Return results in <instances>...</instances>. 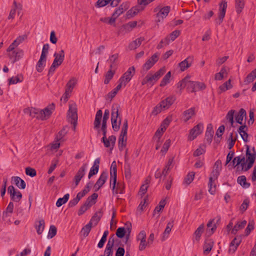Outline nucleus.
Instances as JSON below:
<instances>
[{
  "label": "nucleus",
  "mask_w": 256,
  "mask_h": 256,
  "mask_svg": "<svg viewBox=\"0 0 256 256\" xmlns=\"http://www.w3.org/2000/svg\"><path fill=\"white\" fill-rule=\"evenodd\" d=\"M54 104L52 103L49 104L44 110H40L34 108H30L25 109L24 112L29 114L30 116L32 118H36L38 120H46L49 118L52 111L54 109Z\"/></svg>",
  "instance_id": "obj_1"
},
{
  "label": "nucleus",
  "mask_w": 256,
  "mask_h": 256,
  "mask_svg": "<svg viewBox=\"0 0 256 256\" xmlns=\"http://www.w3.org/2000/svg\"><path fill=\"white\" fill-rule=\"evenodd\" d=\"M190 76H186L179 82L178 87L182 90L186 86L188 90L190 92H197L206 88V86L204 83L190 81Z\"/></svg>",
  "instance_id": "obj_2"
},
{
  "label": "nucleus",
  "mask_w": 256,
  "mask_h": 256,
  "mask_svg": "<svg viewBox=\"0 0 256 256\" xmlns=\"http://www.w3.org/2000/svg\"><path fill=\"white\" fill-rule=\"evenodd\" d=\"M166 69L163 67L154 74L150 72L142 80V85L149 84L153 86L154 84L165 73Z\"/></svg>",
  "instance_id": "obj_3"
},
{
  "label": "nucleus",
  "mask_w": 256,
  "mask_h": 256,
  "mask_svg": "<svg viewBox=\"0 0 256 256\" xmlns=\"http://www.w3.org/2000/svg\"><path fill=\"white\" fill-rule=\"evenodd\" d=\"M8 56L12 64H14L16 62L21 59L24 55L23 50L20 48H16V47L10 46L6 50Z\"/></svg>",
  "instance_id": "obj_4"
},
{
  "label": "nucleus",
  "mask_w": 256,
  "mask_h": 256,
  "mask_svg": "<svg viewBox=\"0 0 256 256\" xmlns=\"http://www.w3.org/2000/svg\"><path fill=\"white\" fill-rule=\"evenodd\" d=\"M246 165L244 166V171H247L250 169L253 166L254 160L256 158V152L254 148L252 150L250 149L248 146L246 145Z\"/></svg>",
  "instance_id": "obj_5"
},
{
  "label": "nucleus",
  "mask_w": 256,
  "mask_h": 256,
  "mask_svg": "<svg viewBox=\"0 0 256 256\" xmlns=\"http://www.w3.org/2000/svg\"><path fill=\"white\" fill-rule=\"evenodd\" d=\"M128 128V122L126 119L124 120L122 129L121 133L118 139V147L120 151L126 146V134Z\"/></svg>",
  "instance_id": "obj_6"
},
{
  "label": "nucleus",
  "mask_w": 256,
  "mask_h": 256,
  "mask_svg": "<svg viewBox=\"0 0 256 256\" xmlns=\"http://www.w3.org/2000/svg\"><path fill=\"white\" fill-rule=\"evenodd\" d=\"M204 130V125L202 123H199L190 130L188 136L189 140H194Z\"/></svg>",
  "instance_id": "obj_7"
},
{
  "label": "nucleus",
  "mask_w": 256,
  "mask_h": 256,
  "mask_svg": "<svg viewBox=\"0 0 256 256\" xmlns=\"http://www.w3.org/2000/svg\"><path fill=\"white\" fill-rule=\"evenodd\" d=\"M135 73V68L134 66L130 67L128 70L120 78L118 82L125 86L126 84L131 80Z\"/></svg>",
  "instance_id": "obj_8"
},
{
  "label": "nucleus",
  "mask_w": 256,
  "mask_h": 256,
  "mask_svg": "<svg viewBox=\"0 0 256 256\" xmlns=\"http://www.w3.org/2000/svg\"><path fill=\"white\" fill-rule=\"evenodd\" d=\"M170 8L168 6H164L160 8V7H156L154 10V12H158L156 14V22H160L166 18L170 12Z\"/></svg>",
  "instance_id": "obj_9"
},
{
  "label": "nucleus",
  "mask_w": 256,
  "mask_h": 256,
  "mask_svg": "<svg viewBox=\"0 0 256 256\" xmlns=\"http://www.w3.org/2000/svg\"><path fill=\"white\" fill-rule=\"evenodd\" d=\"M67 118L68 122L78 121L77 108L76 104H69Z\"/></svg>",
  "instance_id": "obj_10"
},
{
  "label": "nucleus",
  "mask_w": 256,
  "mask_h": 256,
  "mask_svg": "<svg viewBox=\"0 0 256 256\" xmlns=\"http://www.w3.org/2000/svg\"><path fill=\"white\" fill-rule=\"evenodd\" d=\"M116 172H117V166L116 164L115 161H114L110 166V184L112 185V190L114 192V190L116 188Z\"/></svg>",
  "instance_id": "obj_11"
},
{
  "label": "nucleus",
  "mask_w": 256,
  "mask_h": 256,
  "mask_svg": "<svg viewBox=\"0 0 256 256\" xmlns=\"http://www.w3.org/2000/svg\"><path fill=\"white\" fill-rule=\"evenodd\" d=\"M219 12L218 18L216 20L217 24H220L223 21L225 16L226 9L227 8V2L226 0H223L219 4Z\"/></svg>",
  "instance_id": "obj_12"
},
{
  "label": "nucleus",
  "mask_w": 256,
  "mask_h": 256,
  "mask_svg": "<svg viewBox=\"0 0 256 256\" xmlns=\"http://www.w3.org/2000/svg\"><path fill=\"white\" fill-rule=\"evenodd\" d=\"M8 192L10 194L11 199L14 202H19L22 198L21 192L20 191L16 190L12 186H8Z\"/></svg>",
  "instance_id": "obj_13"
},
{
  "label": "nucleus",
  "mask_w": 256,
  "mask_h": 256,
  "mask_svg": "<svg viewBox=\"0 0 256 256\" xmlns=\"http://www.w3.org/2000/svg\"><path fill=\"white\" fill-rule=\"evenodd\" d=\"M88 164L85 163L80 168L76 176L74 177V180L75 182V186H76L81 179L84 177L85 174V172L87 168Z\"/></svg>",
  "instance_id": "obj_14"
},
{
  "label": "nucleus",
  "mask_w": 256,
  "mask_h": 256,
  "mask_svg": "<svg viewBox=\"0 0 256 256\" xmlns=\"http://www.w3.org/2000/svg\"><path fill=\"white\" fill-rule=\"evenodd\" d=\"M88 164L85 163L80 168L76 176L74 177V180L75 182V186H76L81 179L84 177L85 174V172L87 168Z\"/></svg>",
  "instance_id": "obj_15"
},
{
  "label": "nucleus",
  "mask_w": 256,
  "mask_h": 256,
  "mask_svg": "<svg viewBox=\"0 0 256 256\" xmlns=\"http://www.w3.org/2000/svg\"><path fill=\"white\" fill-rule=\"evenodd\" d=\"M88 164L85 163L80 168L76 176L74 177V180L75 182V186H76L81 179L84 177L85 174V172L87 168Z\"/></svg>",
  "instance_id": "obj_16"
},
{
  "label": "nucleus",
  "mask_w": 256,
  "mask_h": 256,
  "mask_svg": "<svg viewBox=\"0 0 256 256\" xmlns=\"http://www.w3.org/2000/svg\"><path fill=\"white\" fill-rule=\"evenodd\" d=\"M196 114V108L194 107L190 108L184 112L181 119L184 122H186L188 120L194 116Z\"/></svg>",
  "instance_id": "obj_17"
},
{
  "label": "nucleus",
  "mask_w": 256,
  "mask_h": 256,
  "mask_svg": "<svg viewBox=\"0 0 256 256\" xmlns=\"http://www.w3.org/2000/svg\"><path fill=\"white\" fill-rule=\"evenodd\" d=\"M116 141V137L114 136H110L108 138L106 136H103L102 138V142L104 143L105 147L110 148L112 150L114 146Z\"/></svg>",
  "instance_id": "obj_18"
},
{
  "label": "nucleus",
  "mask_w": 256,
  "mask_h": 256,
  "mask_svg": "<svg viewBox=\"0 0 256 256\" xmlns=\"http://www.w3.org/2000/svg\"><path fill=\"white\" fill-rule=\"evenodd\" d=\"M54 56V59L52 63L59 66L62 63L64 59V50H62L58 53L55 52Z\"/></svg>",
  "instance_id": "obj_19"
},
{
  "label": "nucleus",
  "mask_w": 256,
  "mask_h": 256,
  "mask_svg": "<svg viewBox=\"0 0 256 256\" xmlns=\"http://www.w3.org/2000/svg\"><path fill=\"white\" fill-rule=\"evenodd\" d=\"M22 10V5L20 4H18L16 0L14 1L13 2V6L12 10L10 11L9 15L8 16V19H13L14 18L16 10H18V14H19L20 11Z\"/></svg>",
  "instance_id": "obj_20"
},
{
  "label": "nucleus",
  "mask_w": 256,
  "mask_h": 256,
  "mask_svg": "<svg viewBox=\"0 0 256 256\" xmlns=\"http://www.w3.org/2000/svg\"><path fill=\"white\" fill-rule=\"evenodd\" d=\"M232 163L235 167L237 166V169L239 168L238 166L240 164L241 170H244L246 162L244 156H240L235 157L232 160Z\"/></svg>",
  "instance_id": "obj_21"
},
{
  "label": "nucleus",
  "mask_w": 256,
  "mask_h": 256,
  "mask_svg": "<svg viewBox=\"0 0 256 256\" xmlns=\"http://www.w3.org/2000/svg\"><path fill=\"white\" fill-rule=\"evenodd\" d=\"M100 163V158H98L95 160L94 165L92 166L90 168L88 175V178L90 179V178L93 176L94 175L96 174L99 170V165Z\"/></svg>",
  "instance_id": "obj_22"
},
{
  "label": "nucleus",
  "mask_w": 256,
  "mask_h": 256,
  "mask_svg": "<svg viewBox=\"0 0 256 256\" xmlns=\"http://www.w3.org/2000/svg\"><path fill=\"white\" fill-rule=\"evenodd\" d=\"M107 174L103 172L100 176L99 178L94 184V188H96V190H98L106 182L107 179Z\"/></svg>",
  "instance_id": "obj_23"
},
{
  "label": "nucleus",
  "mask_w": 256,
  "mask_h": 256,
  "mask_svg": "<svg viewBox=\"0 0 256 256\" xmlns=\"http://www.w3.org/2000/svg\"><path fill=\"white\" fill-rule=\"evenodd\" d=\"M241 242V238H235L230 242L228 252L234 254L237 250L238 246Z\"/></svg>",
  "instance_id": "obj_24"
},
{
  "label": "nucleus",
  "mask_w": 256,
  "mask_h": 256,
  "mask_svg": "<svg viewBox=\"0 0 256 256\" xmlns=\"http://www.w3.org/2000/svg\"><path fill=\"white\" fill-rule=\"evenodd\" d=\"M129 7L128 3H122L118 8H117L112 14L113 16L116 19L118 18L121 14L125 12Z\"/></svg>",
  "instance_id": "obj_25"
},
{
  "label": "nucleus",
  "mask_w": 256,
  "mask_h": 256,
  "mask_svg": "<svg viewBox=\"0 0 256 256\" xmlns=\"http://www.w3.org/2000/svg\"><path fill=\"white\" fill-rule=\"evenodd\" d=\"M118 58V54H114L111 55L108 59L107 60V62L110 64V68L116 70L117 67L116 62Z\"/></svg>",
  "instance_id": "obj_26"
},
{
  "label": "nucleus",
  "mask_w": 256,
  "mask_h": 256,
  "mask_svg": "<svg viewBox=\"0 0 256 256\" xmlns=\"http://www.w3.org/2000/svg\"><path fill=\"white\" fill-rule=\"evenodd\" d=\"M114 238L111 240V238H110L108 241V242L106 244V248L105 249L104 252V256H112V247L114 246Z\"/></svg>",
  "instance_id": "obj_27"
},
{
  "label": "nucleus",
  "mask_w": 256,
  "mask_h": 256,
  "mask_svg": "<svg viewBox=\"0 0 256 256\" xmlns=\"http://www.w3.org/2000/svg\"><path fill=\"white\" fill-rule=\"evenodd\" d=\"M102 115V110H100L97 111L94 122V128L98 129L100 128Z\"/></svg>",
  "instance_id": "obj_28"
},
{
  "label": "nucleus",
  "mask_w": 256,
  "mask_h": 256,
  "mask_svg": "<svg viewBox=\"0 0 256 256\" xmlns=\"http://www.w3.org/2000/svg\"><path fill=\"white\" fill-rule=\"evenodd\" d=\"M214 244V241L212 239H208L205 240L204 245V254H206L210 252L213 247Z\"/></svg>",
  "instance_id": "obj_29"
},
{
  "label": "nucleus",
  "mask_w": 256,
  "mask_h": 256,
  "mask_svg": "<svg viewBox=\"0 0 256 256\" xmlns=\"http://www.w3.org/2000/svg\"><path fill=\"white\" fill-rule=\"evenodd\" d=\"M248 128L246 125L242 126H240L238 132L240 134L242 138L245 142L248 141V134L246 132Z\"/></svg>",
  "instance_id": "obj_30"
},
{
  "label": "nucleus",
  "mask_w": 256,
  "mask_h": 256,
  "mask_svg": "<svg viewBox=\"0 0 256 256\" xmlns=\"http://www.w3.org/2000/svg\"><path fill=\"white\" fill-rule=\"evenodd\" d=\"M115 73L116 70L110 68L104 74V84H108L113 78Z\"/></svg>",
  "instance_id": "obj_31"
},
{
  "label": "nucleus",
  "mask_w": 256,
  "mask_h": 256,
  "mask_svg": "<svg viewBox=\"0 0 256 256\" xmlns=\"http://www.w3.org/2000/svg\"><path fill=\"white\" fill-rule=\"evenodd\" d=\"M77 79L75 78H71L70 80L68 82L66 86V90L68 92H72L74 87L77 83Z\"/></svg>",
  "instance_id": "obj_32"
},
{
  "label": "nucleus",
  "mask_w": 256,
  "mask_h": 256,
  "mask_svg": "<svg viewBox=\"0 0 256 256\" xmlns=\"http://www.w3.org/2000/svg\"><path fill=\"white\" fill-rule=\"evenodd\" d=\"M246 116V111L244 108H240L238 114L236 116V120L239 124H242L244 118Z\"/></svg>",
  "instance_id": "obj_33"
},
{
  "label": "nucleus",
  "mask_w": 256,
  "mask_h": 256,
  "mask_svg": "<svg viewBox=\"0 0 256 256\" xmlns=\"http://www.w3.org/2000/svg\"><path fill=\"white\" fill-rule=\"evenodd\" d=\"M256 78V68L252 71L244 78V82L245 84H248L252 82Z\"/></svg>",
  "instance_id": "obj_34"
},
{
  "label": "nucleus",
  "mask_w": 256,
  "mask_h": 256,
  "mask_svg": "<svg viewBox=\"0 0 256 256\" xmlns=\"http://www.w3.org/2000/svg\"><path fill=\"white\" fill-rule=\"evenodd\" d=\"M119 106L118 104H113L112 108L111 121L118 120L119 118Z\"/></svg>",
  "instance_id": "obj_35"
},
{
  "label": "nucleus",
  "mask_w": 256,
  "mask_h": 256,
  "mask_svg": "<svg viewBox=\"0 0 256 256\" xmlns=\"http://www.w3.org/2000/svg\"><path fill=\"white\" fill-rule=\"evenodd\" d=\"M46 58L40 56V58L36 66V69L38 72H40L43 70L46 64Z\"/></svg>",
  "instance_id": "obj_36"
},
{
  "label": "nucleus",
  "mask_w": 256,
  "mask_h": 256,
  "mask_svg": "<svg viewBox=\"0 0 256 256\" xmlns=\"http://www.w3.org/2000/svg\"><path fill=\"white\" fill-rule=\"evenodd\" d=\"M192 64V60L188 58L185 59L184 60L179 64V66L181 72L185 70L186 68H189Z\"/></svg>",
  "instance_id": "obj_37"
},
{
  "label": "nucleus",
  "mask_w": 256,
  "mask_h": 256,
  "mask_svg": "<svg viewBox=\"0 0 256 256\" xmlns=\"http://www.w3.org/2000/svg\"><path fill=\"white\" fill-rule=\"evenodd\" d=\"M44 220H40L35 224V228L36 230V232L38 234H41L44 228Z\"/></svg>",
  "instance_id": "obj_38"
},
{
  "label": "nucleus",
  "mask_w": 256,
  "mask_h": 256,
  "mask_svg": "<svg viewBox=\"0 0 256 256\" xmlns=\"http://www.w3.org/2000/svg\"><path fill=\"white\" fill-rule=\"evenodd\" d=\"M98 197V194L96 193H94L90 196L88 198L84 204L90 208L96 202V200L97 199Z\"/></svg>",
  "instance_id": "obj_39"
},
{
  "label": "nucleus",
  "mask_w": 256,
  "mask_h": 256,
  "mask_svg": "<svg viewBox=\"0 0 256 256\" xmlns=\"http://www.w3.org/2000/svg\"><path fill=\"white\" fill-rule=\"evenodd\" d=\"M12 179L14 180L15 184L20 188L24 189L26 188V182L24 181L18 176H13Z\"/></svg>",
  "instance_id": "obj_40"
},
{
  "label": "nucleus",
  "mask_w": 256,
  "mask_h": 256,
  "mask_svg": "<svg viewBox=\"0 0 256 256\" xmlns=\"http://www.w3.org/2000/svg\"><path fill=\"white\" fill-rule=\"evenodd\" d=\"M144 40L143 38H140L130 42L128 46V48L130 50H135L139 47L142 44V42Z\"/></svg>",
  "instance_id": "obj_41"
},
{
  "label": "nucleus",
  "mask_w": 256,
  "mask_h": 256,
  "mask_svg": "<svg viewBox=\"0 0 256 256\" xmlns=\"http://www.w3.org/2000/svg\"><path fill=\"white\" fill-rule=\"evenodd\" d=\"M144 10V8L140 6L133 7L130 10L128 11L127 16L128 18L133 17L136 15L140 10Z\"/></svg>",
  "instance_id": "obj_42"
},
{
  "label": "nucleus",
  "mask_w": 256,
  "mask_h": 256,
  "mask_svg": "<svg viewBox=\"0 0 256 256\" xmlns=\"http://www.w3.org/2000/svg\"><path fill=\"white\" fill-rule=\"evenodd\" d=\"M214 131L212 130V124H208L206 128V137L207 141L210 143L212 140V138L213 136Z\"/></svg>",
  "instance_id": "obj_43"
},
{
  "label": "nucleus",
  "mask_w": 256,
  "mask_h": 256,
  "mask_svg": "<svg viewBox=\"0 0 256 256\" xmlns=\"http://www.w3.org/2000/svg\"><path fill=\"white\" fill-rule=\"evenodd\" d=\"M246 224V221L245 220L242 222H238L232 229V233L233 234H236L238 230L243 228Z\"/></svg>",
  "instance_id": "obj_44"
},
{
  "label": "nucleus",
  "mask_w": 256,
  "mask_h": 256,
  "mask_svg": "<svg viewBox=\"0 0 256 256\" xmlns=\"http://www.w3.org/2000/svg\"><path fill=\"white\" fill-rule=\"evenodd\" d=\"M173 223L174 220H172V222H169L167 226L165 229V230L164 231L162 234V241L164 240L168 237V235L170 232L172 228L173 227Z\"/></svg>",
  "instance_id": "obj_45"
},
{
  "label": "nucleus",
  "mask_w": 256,
  "mask_h": 256,
  "mask_svg": "<svg viewBox=\"0 0 256 256\" xmlns=\"http://www.w3.org/2000/svg\"><path fill=\"white\" fill-rule=\"evenodd\" d=\"M237 182L244 188H248L250 186V184L246 182V178L244 176H238L237 178Z\"/></svg>",
  "instance_id": "obj_46"
},
{
  "label": "nucleus",
  "mask_w": 256,
  "mask_h": 256,
  "mask_svg": "<svg viewBox=\"0 0 256 256\" xmlns=\"http://www.w3.org/2000/svg\"><path fill=\"white\" fill-rule=\"evenodd\" d=\"M216 180H212L209 178V182L208 183V192L212 194H214L216 191Z\"/></svg>",
  "instance_id": "obj_47"
},
{
  "label": "nucleus",
  "mask_w": 256,
  "mask_h": 256,
  "mask_svg": "<svg viewBox=\"0 0 256 256\" xmlns=\"http://www.w3.org/2000/svg\"><path fill=\"white\" fill-rule=\"evenodd\" d=\"M207 226L208 228L207 233L210 235L212 234L216 228V224H214V220H210L208 222L207 224Z\"/></svg>",
  "instance_id": "obj_48"
},
{
  "label": "nucleus",
  "mask_w": 256,
  "mask_h": 256,
  "mask_svg": "<svg viewBox=\"0 0 256 256\" xmlns=\"http://www.w3.org/2000/svg\"><path fill=\"white\" fill-rule=\"evenodd\" d=\"M204 225L202 224L196 230L194 233V237L196 240L198 241L200 240L201 235L204 232Z\"/></svg>",
  "instance_id": "obj_49"
},
{
  "label": "nucleus",
  "mask_w": 256,
  "mask_h": 256,
  "mask_svg": "<svg viewBox=\"0 0 256 256\" xmlns=\"http://www.w3.org/2000/svg\"><path fill=\"white\" fill-rule=\"evenodd\" d=\"M68 126H64L62 128V129L59 132L58 134L56 136V140L57 141H62L64 142L63 138L66 135L68 132Z\"/></svg>",
  "instance_id": "obj_50"
},
{
  "label": "nucleus",
  "mask_w": 256,
  "mask_h": 256,
  "mask_svg": "<svg viewBox=\"0 0 256 256\" xmlns=\"http://www.w3.org/2000/svg\"><path fill=\"white\" fill-rule=\"evenodd\" d=\"M231 80L230 79L224 84L220 86L219 89L220 90V93L225 92L228 90H230L232 88V86L231 84Z\"/></svg>",
  "instance_id": "obj_51"
},
{
  "label": "nucleus",
  "mask_w": 256,
  "mask_h": 256,
  "mask_svg": "<svg viewBox=\"0 0 256 256\" xmlns=\"http://www.w3.org/2000/svg\"><path fill=\"white\" fill-rule=\"evenodd\" d=\"M92 226L91 225V222H88L86 224L81 230V234L84 237H86L90 233Z\"/></svg>",
  "instance_id": "obj_52"
},
{
  "label": "nucleus",
  "mask_w": 256,
  "mask_h": 256,
  "mask_svg": "<svg viewBox=\"0 0 256 256\" xmlns=\"http://www.w3.org/2000/svg\"><path fill=\"white\" fill-rule=\"evenodd\" d=\"M236 11L240 14L244 6V0H235Z\"/></svg>",
  "instance_id": "obj_53"
},
{
  "label": "nucleus",
  "mask_w": 256,
  "mask_h": 256,
  "mask_svg": "<svg viewBox=\"0 0 256 256\" xmlns=\"http://www.w3.org/2000/svg\"><path fill=\"white\" fill-rule=\"evenodd\" d=\"M70 195L68 194H66L62 198H59L56 202V206L58 207L62 206L63 204L66 203L68 200Z\"/></svg>",
  "instance_id": "obj_54"
},
{
  "label": "nucleus",
  "mask_w": 256,
  "mask_h": 256,
  "mask_svg": "<svg viewBox=\"0 0 256 256\" xmlns=\"http://www.w3.org/2000/svg\"><path fill=\"white\" fill-rule=\"evenodd\" d=\"M124 184L118 182L116 184V188L114 190V192L112 191L114 194H123L124 192Z\"/></svg>",
  "instance_id": "obj_55"
},
{
  "label": "nucleus",
  "mask_w": 256,
  "mask_h": 256,
  "mask_svg": "<svg viewBox=\"0 0 256 256\" xmlns=\"http://www.w3.org/2000/svg\"><path fill=\"white\" fill-rule=\"evenodd\" d=\"M14 207V206L13 202H10L8 204L6 211L3 212V216L7 217L8 216V214H12L13 212Z\"/></svg>",
  "instance_id": "obj_56"
},
{
  "label": "nucleus",
  "mask_w": 256,
  "mask_h": 256,
  "mask_svg": "<svg viewBox=\"0 0 256 256\" xmlns=\"http://www.w3.org/2000/svg\"><path fill=\"white\" fill-rule=\"evenodd\" d=\"M26 36H20L16 38L10 44L12 46L17 48L18 46L21 44L25 39Z\"/></svg>",
  "instance_id": "obj_57"
},
{
  "label": "nucleus",
  "mask_w": 256,
  "mask_h": 256,
  "mask_svg": "<svg viewBox=\"0 0 256 256\" xmlns=\"http://www.w3.org/2000/svg\"><path fill=\"white\" fill-rule=\"evenodd\" d=\"M195 174L193 172H189L184 180V182L186 183V184H190L192 180H194V177Z\"/></svg>",
  "instance_id": "obj_58"
},
{
  "label": "nucleus",
  "mask_w": 256,
  "mask_h": 256,
  "mask_svg": "<svg viewBox=\"0 0 256 256\" xmlns=\"http://www.w3.org/2000/svg\"><path fill=\"white\" fill-rule=\"evenodd\" d=\"M234 112H235V110H232L228 112V114H226V119L229 121V122L231 124V126H233V124H234Z\"/></svg>",
  "instance_id": "obj_59"
},
{
  "label": "nucleus",
  "mask_w": 256,
  "mask_h": 256,
  "mask_svg": "<svg viewBox=\"0 0 256 256\" xmlns=\"http://www.w3.org/2000/svg\"><path fill=\"white\" fill-rule=\"evenodd\" d=\"M117 120H114L111 121L112 128L113 130L116 132L118 131L120 129V125L122 122V118H118V124Z\"/></svg>",
  "instance_id": "obj_60"
},
{
  "label": "nucleus",
  "mask_w": 256,
  "mask_h": 256,
  "mask_svg": "<svg viewBox=\"0 0 256 256\" xmlns=\"http://www.w3.org/2000/svg\"><path fill=\"white\" fill-rule=\"evenodd\" d=\"M124 86L123 84H121L120 82H119V84L116 86V87L110 92L108 94V96L112 98L115 96L118 92L122 88V87Z\"/></svg>",
  "instance_id": "obj_61"
},
{
  "label": "nucleus",
  "mask_w": 256,
  "mask_h": 256,
  "mask_svg": "<svg viewBox=\"0 0 256 256\" xmlns=\"http://www.w3.org/2000/svg\"><path fill=\"white\" fill-rule=\"evenodd\" d=\"M116 18L113 15L111 18L105 17V18H100V20L102 22L108 23L110 24H112L115 22Z\"/></svg>",
  "instance_id": "obj_62"
},
{
  "label": "nucleus",
  "mask_w": 256,
  "mask_h": 256,
  "mask_svg": "<svg viewBox=\"0 0 256 256\" xmlns=\"http://www.w3.org/2000/svg\"><path fill=\"white\" fill-rule=\"evenodd\" d=\"M57 229L54 226H50V228L49 232L48 234V237L50 238H52L54 237L56 234Z\"/></svg>",
  "instance_id": "obj_63"
},
{
  "label": "nucleus",
  "mask_w": 256,
  "mask_h": 256,
  "mask_svg": "<svg viewBox=\"0 0 256 256\" xmlns=\"http://www.w3.org/2000/svg\"><path fill=\"white\" fill-rule=\"evenodd\" d=\"M162 110H164L162 104L160 102L152 110V114L154 116H156L158 114L160 113Z\"/></svg>",
  "instance_id": "obj_64"
}]
</instances>
